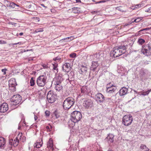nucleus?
<instances>
[{"label": "nucleus", "mask_w": 151, "mask_h": 151, "mask_svg": "<svg viewBox=\"0 0 151 151\" xmlns=\"http://www.w3.org/2000/svg\"><path fill=\"white\" fill-rule=\"evenodd\" d=\"M128 46V45L126 44L115 47L110 53L111 56L114 58L117 57L124 54L126 52Z\"/></svg>", "instance_id": "f257e3e1"}, {"label": "nucleus", "mask_w": 151, "mask_h": 151, "mask_svg": "<svg viewBox=\"0 0 151 151\" xmlns=\"http://www.w3.org/2000/svg\"><path fill=\"white\" fill-rule=\"evenodd\" d=\"M21 97L19 95H14L10 99L11 110H12L17 108V106L21 101Z\"/></svg>", "instance_id": "f03ea898"}, {"label": "nucleus", "mask_w": 151, "mask_h": 151, "mask_svg": "<svg viewBox=\"0 0 151 151\" xmlns=\"http://www.w3.org/2000/svg\"><path fill=\"white\" fill-rule=\"evenodd\" d=\"M74 99L72 97H68L64 101L63 106L65 109H69L73 106L75 103Z\"/></svg>", "instance_id": "7ed1b4c3"}, {"label": "nucleus", "mask_w": 151, "mask_h": 151, "mask_svg": "<svg viewBox=\"0 0 151 151\" xmlns=\"http://www.w3.org/2000/svg\"><path fill=\"white\" fill-rule=\"evenodd\" d=\"M82 117V114L80 112L75 111L71 114L70 119L73 122L76 123L81 120Z\"/></svg>", "instance_id": "20e7f679"}, {"label": "nucleus", "mask_w": 151, "mask_h": 151, "mask_svg": "<svg viewBox=\"0 0 151 151\" xmlns=\"http://www.w3.org/2000/svg\"><path fill=\"white\" fill-rule=\"evenodd\" d=\"M142 53L147 56L151 55V47L149 44L143 45L141 50Z\"/></svg>", "instance_id": "39448f33"}, {"label": "nucleus", "mask_w": 151, "mask_h": 151, "mask_svg": "<svg viewBox=\"0 0 151 151\" xmlns=\"http://www.w3.org/2000/svg\"><path fill=\"white\" fill-rule=\"evenodd\" d=\"M47 77L45 75H42L38 77L37 80V83L39 86L44 87L46 83Z\"/></svg>", "instance_id": "423d86ee"}, {"label": "nucleus", "mask_w": 151, "mask_h": 151, "mask_svg": "<svg viewBox=\"0 0 151 151\" xmlns=\"http://www.w3.org/2000/svg\"><path fill=\"white\" fill-rule=\"evenodd\" d=\"M56 97L54 91L51 90L48 91L47 96L48 102L50 103H52L55 101Z\"/></svg>", "instance_id": "0eeeda50"}, {"label": "nucleus", "mask_w": 151, "mask_h": 151, "mask_svg": "<svg viewBox=\"0 0 151 151\" xmlns=\"http://www.w3.org/2000/svg\"><path fill=\"white\" fill-rule=\"evenodd\" d=\"M122 123L125 126H129L130 125L133 121V118L130 115H125L122 119Z\"/></svg>", "instance_id": "6e6552de"}, {"label": "nucleus", "mask_w": 151, "mask_h": 151, "mask_svg": "<svg viewBox=\"0 0 151 151\" xmlns=\"http://www.w3.org/2000/svg\"><path fill=\"white\" fill-rule=\"evenodd\" d=\"M95 99L98 103H102L105 100V97L101 93H98L95 96Z\"/></svg>", "instance_id": "1a4fd4ad"}, {"label": "nucleus", "mask_w": 151, "mask_h": 151, "mask_svg": "<svg viewBox=\"0 0 151 151\" xmlns=\"http://www.w3.org/2000/svg\"><path fill=\"white\" fill-rule=\"evenodd\" d=\"M10 91L12 92H14L15 91V86L17 85L15 79L14 78H12L10 79Z\"/></svg>", "instance_id": "9d476101"}, {"label": "nucleus", "mask_w": 151, "mask_h": 151, "mask_svg": "<svg viewBox=\"0 0 151 151\" xmlns=\"http://www.w3.org/2000/svg\"><path fill=\"white\" fill-rule=\"evenodd\" d=\"M83 106L85 108L88 109L93 106V103L91 99H87L84 101Z\"/></svg>", "instance_id": "9b49d317"}, {"label": "nucleus", "mask_w": 151, "mask_h": 151, "mask_svg": "<svg viewBox=\"0 0 151 151\" xmlns=\"http://www.w3.org/2000/svg\"><path fill=\"white\" fill-rule=\"evenodd\" d=\"M8 109V105L6 103H4L0 106V112L4 113Z\"/></svg>", "instance_id": "f8f14e48"}, {"label": "nucleus", "mask_w": 151, "mask_h": 151, "mask_svg": "<svg viewBox=\"0 0 151 151\" xmlns=\"http://www.w3.org/2000/svg\"><path fill=\"white\" fill-rule=\"evenodd\" d=\"M63 71L65 72H68L71 69L70 64L69 63L64 64L62 67Z\"/></svg>", "instance_id": "ddd939ff"}, {"label": "nucleus", "mask_w": 151, "mask_h": 151, "mask_svg": "<svg viewBox=\"0 0 151 151\" xmlns=\"http://www.w3.org/2000/svg\"><path fill=\"white\" fill-rule=\"evenodd\" d=\"M127 92L128 89L126 87H123L120 90L119 92L120 96H122L127 94Z\"/></svg>", "instance_id": "4468645a"}, {"label": "nucleus", "mask_w": 151, "mask_h": 151, "mask_svg": "<svg viewBox=\"0 0 151 151\" xmlns=\"http://www.w3.org/2000/svg\"><path fill=\"white\" fill-rule=\"evenodd\" d=\"M116 89V87L114 86L113 85H111V87H106V91L109 93H112L114 92Z\"/></svg>", "instance_id": "2eb2a0df"}, {"label": "nucleus", "mask_w": 151, "mask_h": 151, "mask_svg": "<svg viewBox=\"0 0 151 151\" xmlns=\"http://www.w3.org/2000/svg\"><path fill=\"white\" fill-rule=\"evenodd\" d=\"M81 93L83 94H88L90 92V90L87 86H83L81 88Z\"/></svg>", "instance_id": "dca6fc26"}, {"label": "nucleus", "mask_w": 151, "mask_h": 151, "mask_svg": "<svg viewBox=\"0 0 151 151\" xmlns=\"http://www.w3.org/2000/svg\"><path fill=\"white\" fill-rule=\"evenodd\" d=\"M6 142V139L2 137H0V148H4Z\"/></svg>", "instance_id": "f3484780"}, {"label": "nucleus", "mask_w": 151, "mask_h": 151, "mask_svg": "<svg viewBox=\"0 0 151 151\" xmlns=\"http://www.w3.org/2000/svg\"><path fill=\"white\" fill-rule=\"evenodd\" d=\"M146 70L143 68H142L139 71V77L141 81H142L145 78Z\"/></svg>", "instance_id": "a211bd4d"}, {"label": "nucleus", "mask_w": 151, "mask_h": 151, "mask_svg": "<svg viewBox=\"0 0 151 151\" xmlns=\"http://www.w3.org/2000/svg\"><path fill=\"white\" fill-rule=\"evenodd\" d=\"M99 64L97 61H93L92 63V65L90 68V70L95 71V69L98 66Z\"/></svg>", "instance_id": "6ab92c4d"}, {"label": "nucleus", "mask_w": 151, "mask_h": 151, "mask_svg": "<svg viewBox=\"0 0 151 151\" xmlns=\"http://www.w3.org/2000/svg\"><path fill=\"white\" fill-rule=\"evenodd\" d=\"M63 80V78L62 76H59L56 77L55 80L54 84H61Z\"/></svg>", "instance_id": "aec40b11"}, {"label": "nucleus", "mask_w": 151, "mask_h": 151, "mask_svg": "<svg viewBox=\"0 0 151 151\" xmlns=\"http://www.w3.org/2000/svg\"><path fill=\"white\" fill-rule=\"evenodd\" d=\"M13 139H10V145H11L12 146V145L14 147L17 146L18 144L19 140H18V138H16L14 140L12 145V142Z\"/></svg>", "instance_id": "412c9836"}, {"label": "nucleus", "mask_w": 151, "mask_h": 151, "mask_svg": "<svg viewBox=\"0 0 151 151\" xmlns=\"http://www.w3.org/2000/svg\"><path fill=\"white\" fill-rule=\"evenodd\" d=\"M114 136L112 134H109L106 138V139L109 143H112L114 141Z\"/></svg>", "instance_id": "4be33fe9"}, {"label": "nucleus", "mask_w": 151, "mask_h": 151, "mask_svg": "<svg viewBox=\"0 0 151 151\" xmlns=\"http://www.w3.org/2000/svg\"><path fill=\"white\" fill-rule=\"evenodd\" d=\"M91 58L94 60H99L101 58V55L99 53H97L92 55L91 56Z\"/></svg>", "instance_id": "5701e85b"}, {"label": "nucleus", "mask_w": 151, "mask_h": 151, "mask_svg": "<svg viewBox=\"0 0 151 151\" xmlns=\"http://www.w3.org/2000/svg\"><path fill=\"white\" fill-rule=\"evenodd\" d=\"M87 68L86 66L82 65L81 66V68L80 69L79 72L80 74H82L83 72L87 71Z\"/></svg>", "instance_id": "b1692460"}, {"label": "nucleus", "mask_w": 151, "mask_h": 151, "mask_svg": "<svg viewBox=\"0 0 151 151\" xmlns=\"http://www.w3.org/2000/svg\"><path fill=\"white\" fill-rule=\"evenodd\" d=\"M55 89L57 91L59 92L62 90L63 87L61 84H55Z\"/></svg>", "instance_id": "393cba45"}, {"label": "nucleus", "mask_w": 151, "mask_h": 151, "mask_svg": "<svg viewBox=\"0 0 151 151\" xmlns=\"http://www.w3.org/2000/svg\"><path fill=\"white\" fill-rule=\"evenodd\" d=\"M47 147L49 148H50L51 150H53V141L52 140H50V139L49 141L47 143Z\"/></svg>", "instance_id": "a878e982"}, {"label": "nucleus", "mask_w": 151, "mask_h": 151, "mask_svg": "<svg viewBox=\"0 0 151 151\" xmlns=\"http://www.w3.org/2000/svg\"><path fill=\"white\" fill-rule=\"evenodd\" d=\"M151 91V90H148L146 91H143L139 92V95L145 96L148 95Z\"/></svg>", "instance_id": "bb28decb"}, {"label": "nucleus", "mask_w": 151, "mask_h": 151, "mask_svg": "<svg viewBox=\"0 0 151 151\" xmlns=\"http://www.w3.org/2000/svg\"><path fill=\"white\" fill-rule=\"evenodd\" d=\"M42 144V141L40 142H37L34 145V147H36L37 148H39L40 147Z\"/></svg>", "instance_id": "cd10ccee"}, {"label": "nucleus", "mask_w": 151, "mask_h": 151, "mask_svg": "<svg viewBox=\"0 0 151 151\" xmlns=\"http://www.w3.org/2000/svg\"><path fill=\"white\" fill-rule=\"evenodd\" d=\"M19 6L14 2H10V8H15V9H18L16 7H19Z\"/></svg>", "instance_id": "c85d7f7f"}, {"label": "nucleus", "mask_w": 151, "mask_h": 151, "mask_svg": "<svg viewBox=\"0 0 151 151\" xmlns=\"http://www.w3.org/2000/svg\"><path fill=\"white\" fill-rule=\"evenodd\" d=\"M80 8L78 7H74L73 8V12L75 14H78L80 12Z\"/></svg>", "instance_id": "c756f323"}, {"label": "nucleus", "mask_w": 151, "mask_h": 151, "mask_svg": "<svg viewBox=\"0 0 151 151\" xmlns=\"http://www.w3.org/2000/svg\"><path fill=\"white\" fill-rule=\"evenodd\" d=\"M142 19V17H138L136 19H132V22H138L141 20Z\"/></svg>", "instance_id": "7c9ffc66"}, {"label": "nucleus", "mask_w": 151, "mask_h": 151, "mask_svg": "<svg viewBox=\"0 0 151 151\" xmlns=\"http://www.w3.org/2000/svg\"><path fill=\"white\" fill-rule=\"evenodd\" d=\"M53 65V70H55L56 71V73L58 72V69L57 68L58 64L57 63H54L52 64ZM55 73H56L55 71Z\"/></svg>", "instance_id": "2f4dec72"}, {"label": "nucleus", "mask_w": 151, "mask_h": 151, "mask_svg": "<svg viewBox=\"0 0 151 151\" xmlns=\"http://www.w3.org/2000/svg\"><path fill=\"white\" fill-rule=\"evenodd\" d=\"M145 40L142 38H139L138 39V42L139 45H142L145 42Z\"/></svg>", "instance_id": "473e14b6"}, {"label": "nucleus", "mask_w": 151, "mask_h": 151, "mask_svg": "<svg viewBox=\"0 0 151 151\" xmlns=\"http://www.w3.org/2000/svg\"><path fill=\"white\" fill-rule=\"evenodd\" d=\"M30 86H33L35 83V80H34V78L33 77H32L30 80Z\"/></svg>", "instance_id": "72a5a7b5"}, {"label": "nucleus", "mask_w": 151, "mask_h": 151, "mask_svg": "<svg viewBox=\"0 0 151 151\" xmlns=\"http://www.w3.org/2000/svg\"><path fill=\"white\" fill-rule=\"evenodd\" d=\"M141 149H144L145 151H148L149 150L147 147L145 145H142L140 147Z\"/></svg>", "instance_id": "f704fd0d"}, {"label": "nucleus", "mask_w": 151, "mask_h": 151, "mask_svg": "<svg viewBox=\"0 0 151 151\" xmlns=\"http://www.w3.org/2000/svg\"><path fill=\"white\" fill-rule=\"evenodd\" d=\"M20 123L21 124L22 123V125L24 126L26 125V123L25 122L24 118H22Z\"/></svg>", "instance_id": "c9c22d12"}, {"label": "nucleus", "mask_w": 151, "mask_h": 151, "mask_svg": "<svg viewBox=\"0 0 151 151\" xmlns=\"http://www.w3.org/2000/svg\"><path fill=\"white\" fill-rule=\"evenodd\" d=\"M53 115L55 116L56 118H58L60 116V114H59L58 111H57L56 110L54 112Z\"/></svg>", "instance_id": "e433bc0d"}, {"label": "nucleus", "mask_w": 151, "mask_h": 151, "mask_svg": "<svg viewBox=\"0 0 151 151\" xmlns=\"http://www.w3.org/2000/svg\"><path fill=\"white\" fill-rule=\"evenodd\" d=\"M43 31V30L42 28H41L37 29L35 30V32L38 33L39 32H42Z\"/></svg>", "instance_id": "4c0bfd02"}, {"label": "nucleus", "mask_w": 151, "mask_h": 151, "mask_svg": "<svg viewBox=\"0 0 151 151\" xmlns=\"http://www.w3.org/2000/svg\"><path fill=\"white\" fill-rule=\"evenodd\" d=\"M67 38L69 40V41H70L72 40H73L75 39L74 36H72L70 37H67Z\"/></svg>", "instance_id": "58836bf2"}, {"label": "nucleus", "mask_w": 151, "mask_h": 151, "mask_svg": "<svg viewBox=\"0 0 151 151\" xmlns=\"http://www.w3.org/2000/svg\"><path fill=\"white\" fill-rule=\"evenodd\" d=\"M45 115L47 116H49L50 114V111L48 110H46L45 112Z\"/></svg>", "instance_id": "ea45409f"}, {"label": "nucleus", "mask_w": 151, "mask_h": 151, "mask_svg": "<svg viewBox=\"0 0 151 151\" xmlns=\"http://www.w3.org/2000/svg\"><path fill=\"white\" fill-rule=\"evenodd\" d=\"M62 40H65V42H66L69 41V40H68V39L67 38V37L65 38H63L62 39L60 40V42H61Z\"/></svg>", "instance_id": "a19ab883"}, {"label": "nucleus", "mask_w": 151, "mask_h": 151, "mask_svg": "<svg viewBox=\"0 0 151 151\" xmlns=\"http://www.w3.org/2000/svg\"><path fill=\"white\" fill-rule=\"evenodd\" d=\"M122 9V7L121 6L117 7L116 8V10L119 11L121 12L123 11V10Z\"/></svg>", "instance_id": "79ce46f5"}, {"label": "nucleus", "mask_w": 151, "mask_h": 151, "mask_svg": "<svg viewBox=\"0 0 151 151\" xmlns=\"http://www.w3.org/2000/svg\"><path fill=\"white\" fill-rule=\"evenodd\" d=\"M22 133H19V134L18 135V137H17L16 138H18V140L19 139H21V138L22 137Z\"/></svg>", "instance_id": "37998d69"}, {"label": "nucleus", "mask_w": 151, "mask_h": 151, "mask_svg": "<svg viewBox=\"0 0 151 151\" xmlns=\"http://www.w3.org/2000/svg\"><path fill=\"white\" fill-rule=\"evenodd\" d=\"M76 54L75 53H72V54H70V57L72 58H75V57H76Z\"/></svg>", "instance_id": "c03bdc74"}, {"label": "nucleus", "mask_w": 151, "mask_h": 151, "mask_svg": "<svg viewBox=\"0 0 151 151\" xmlns=\"http://www.w3.org/2000/svg\"><path fill=\"white\" fill-rule=\"evenodd\" d=\"M42 65L44 68H48V66H47V64H45L43 63Z\"/></svg>", "instance_id": "a18cd8bd"}, {"label": "nucleus", "mask_w": 151, "mask_h": 151, "mask_svg": "<svg viewBox=\"0 0 151 151\" xmlns=\"http://www.w3.org/2000/svg\"><path fill=\"white\" fill-rule=\"evenodd\" d=\"M145 11L146 12H148L151 13V7L148 9L145 10Z\"/></svg>", "instance_id": "49530a36"}, {"label": "nucleus", "mask_w": 151, "mask_h": 151, "mask_svg": "<svg viewBox=\"0 0 151 151\" xmlns=\"http://www.w3.org/2000/svg\"><path fill=\"white\" fill-rule=\"evenodd\" d=\"M61 59L59 57H56L55 58H54L53 59V60L55 61L56 60H59Z\"/></svg>", "instance_id": "de8ad7c7"}, {"label": "nucleus", "mask_w": 151, "mask_h": 151, "mask_svg": "<svg viewBox=\"0 0 151 151\" xmlns=\"http://www.w3.org/2000/svg\"><path fill=\"white\" fill-rule=\"evenodd\" d=\"M19 43H21V42H18L16 43H14V44H10V46H14L13 45H17L19 44Z\"/></svg>", "instance_id": "09e8293b"}, {"label": "nucleus", "mask_w": 151, "mask_h": 151, "mask_svg": "<svg viewBox=\"0 0 151 151\" xmlns=\"http://www.w3.org/2000/svg\"><path fill=\"white\" fill-rule=\"evenodd\" d=\"M150 28H145V29H143L142 30H140L139 31H144V30H149L150 29Z\"/></svg>", "instance_id": "8fccbe9b"}, {"label": "nucleus", "mask_w": 151, "mask_h": 151, "mask_svg": "<svg viewBox=\"0 0 151 151\" xmlns=\"http://www.w3.org/2000/svg\"><path fill=\"white\" fill-rule=\"evenodd\" d=\"M23 33L21 32V33H19V34L17 33L16 35L17 36H18L19 35L22 36V35H23Z\"/></svg>", "instance_id": "3c124183"}, {"label": "nucleus", "mask_w": 151, "mask_h": 151, "mask_svg": "<svg viewBox=\"0 0 151 151\" xmlns=\"http://www.w3.org/2000/svg\"><path fill=\"white\" fill-rule=\"evenodd\" d=\"M105 1H104V0H101L100 1H98L97 2H96V4H99V3H102V2H105Z\"/></svg>", "instance_id": "603ef678"}, {"label": "nucleus", "mask_w": 151, "mask_h": 151, "mask_svg": "<svg viewBox=\"0 0 151 151\" xmlns=\"http://www.w3.org/2000/svg\"><path fill=\"white\" fill-rule=\"evenodd\" d=\"M6 70L5 69H2V71L4 73V74H6Z\"/></svg>", "instance_id": "864d4df0"}, {"label": "nucleus", "mask_w": 151, "mask_h": 151, "mask_svg": "<svg viewBox=\"0 0 151 151\" xmlns=\"http://www.w3.org/2000/svg\"><path fill=\"white\" fill-rule=\"evenodd\" d=\"M6 43L5 41L3 40H0V44H3Z\"/></svg>", "instance_id": "5fc2aeb1"}, {"label": "nucleus", "mask_w": 151, "mask_h": 151, "mask_svg": "<svg viewBox=\"0 0 151 151\" xmlns=\"http://www.w3.org/2000/svg\"><path fill=\"white\" fill-rule=\"evenodd\" d=\"M112 85V84H111V83H109L107 85V87H111Z\"/></svg>", "instance_id": "6e6d98bb"}, {"label": "nucleus", "mask_w": 151, "mask_h": 151, "mask_svg": "<svg viewBox=\"0 0 151 151\" xmlns=\"http://www.w3.org/2000/svg\"><path fill=\"white\" fill-rule=\"evenodd\" d=\"M46 129L48 131H50V129L49 128V127L48 126H47L46 127Z\"/></svg>", "instance_id": "4d7b16f0"}, {"label": "nucleus", "mask_w": 151, "mask_h": 151, "mask_svg": "<svg viewBox=\"0 0 151 151\" xmlns=\"http://www.w3.org/2000/svg\"><path fill=\"white\" fill-rule=\"evenodd\" d=\"M40 5L41 6L45 7V8H47V6H45L44 5V4H40Z\"/></svg>", "instance_id": "13d9d810"}, {"label": "nucleus", "mask_w": 151, "mask_h": 151, "mask_svg": "<svg viewBox=\"0 0 151 151\" xmlns=\"http://www.w3.org/2000/svg\"><path fill=\"white\" fill-rule=\"evenodd\" d=\"M76 3H79L81 2V1L80 0H76Z\"/></svg>", "instance_id": "bf43d9fd"}, {"label": "nucleus", "mask_w": 151, "mask_h": 151, "mask_svg": "<svg viewBox=\"0 0 151 151\" xmlns=\"http://www.w3.org/2000/svg\"><path fill=\"white\" fill-rule=\"evenodd\" d=\"M37 119V117L35 115V120H36Z\"/></svg>", "instance_id": "052dcab7"}, {"label": "nucleus", "mask_w": 151, "mask_h": 151, "mask_svg": "<svg viewBox=\"0 0 151 151\" xmlns=\"http://www.w3.org/2000/svg\"><path fill=\"white\" fill-rule=\"evenodd\" d=\"M20 124H21L19 123V127L18 128V129H20V128L21 127V125H20Z\"/></svg>", "instance_id": "680f3d73"}, {"label": "nucleus", "mask_w": 151, "mask_h": 151, "mask_svg": "<svg viewBox=\"0 0 151 151\" xmlns=\"http://www.w3.org/2000/svg\"><path fill=\"white\" fill-rule=\"evenodd\" d=\"M36 18L37 20L38 21V22L40 21V18H39L38 17H36Z\"/></svg>", "instance_id": "e2e57ef3"}, {"label": "nucleus", "mask_w": 151, "mask_h": 151, "mask_svg": "<svg viewBox=\"0 0 151 151\" xmlns=\"http://www.w3.org/2000/svg\"><path fill=\"white\" fill-rule=\"evenodd\" d=\"M15 24V25H16V23H14L13 22H10V24H12V25H13V24Z\"/></svg>", "instance_id": "0e129e2a"}, {"label": "nucleus", "mask_w": 151, "mask_h": 151, "mask_svg": "<svg viewBox=\"0 0 151 151\" xmlns=\"http://www.w3.org/2000/svg\"><path fill=\"white\" fill-rule=\"evenodd\" d=\"M21 117H22V118H24V115L23 114H21Z\"/></svg>", "instance_id": "69168bd1"}, {"label": "nucleus", "mask_w": 151, "mask_h": 151, "mask_svg": "<svg viewBox=\"0 0 151 151\" xmlns=\"http://www.w3.org/2000/svg\"><path fill=\"white\" fill-rule=\"evenodd\" d=\"M107 151H113V150L110 149H109Z\"/></svg>", "instance_id": "338daca9"}, {"label": "nucleus", "mask_w": 151, "mask_h": 151, "mask_svg": "<svg viewBox=\"0 0 151 151\" xmlns=\"http://www.w3.org/2000/svg\"><path fill=\"white\" fill-rule=\"evenodd\" d=\"M96 151H101L100 150H99V149H97V150H96Z\"/></svg>", "instance_id": "774afa93"}]
</instances>
